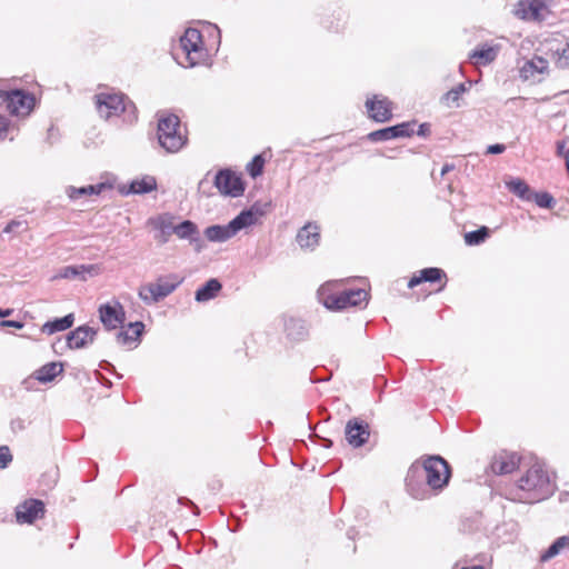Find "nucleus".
Wrapping results in <instances>:
<instances>
[{
	"instance_id": "48",
	"label": "nucleus",
	"mask_w": 569,
	"mask_h": 569,
	"mask_svg": "<svg viewBox=\"0 0 569 569\" xmlns=\"http://www.w3.org/2000/svg\"><path fill=\"white\" fill-rule=\"evenodd\" d=\"M453 164H449V163H446L442 169H441V176L443 177L445 174H447L449 171L453 170Z\"/></svg>"
},
{
	"instance_id": "35",
	"label": "nucleus",
	"mask_w": 569,
	"mask_h": 569,
	"mask_svg": "<svg viewBox=\"0 0 569 569\" xmlns=\"http://www.w3.org/2000/svg\"><path fill=\"white\" fill-rule=\"evenodd\" d=\"M489 236V230L487 227H481L478 230L467 232L465 234V241L469 246H477L486 240Z\"/></svg>"
},
{
	"instance_id": "26",
	"label": "nucleus",
	"mask_w": 569,
	"mask_h": 569,
	"mask_svg": "<svg viewBox=\"0 0 569 569\" xmlns=\"http://www.w3.org/2000/svg\"><path fill=\"white\" fill-rule=\"evenodd\" d=\"M62 370L63 367L61 362H49L34 372V378L42 383L50 382L60 375Z\"/></svg>"
},
{
	"instance_id": "41",
	"label": "nucleus",
	"mask_w": 569,
	"mask_h": 569,
	"mask_svg": "<svg viewBox=\"0 0 569 569\" xmlns=\"http://www.w3.org/2000/svg\"><path fill=\"white\" fill-rule=\"evenodd\" d=\"M12 460L10 449L7 446L0 447V469L6 468Z\"/></svg>"
},
{
	"instance_id": "10",
	"label": "nucleus",
	"mask_w": 569,
	"mask_h": 569,
	"mask_svg": "<svg viewBox=\"0 0 569 569\" xmlns=\"http://www.w3.org/2000/svg\"><path fill=\"white\" fill-rule=\"evenodd\" d=\"M98 311L100 321L107 330L117 329L126 320L124 309L117 300L101 305Z\"/></svg>"
},
{
	"instance_id": "2",
	"label": "nucleus",
	"mask_w": 569,
	"mask_h": 569,
	"mask_svg": "<svg viewBox=\"0 0 569 569\" xmlns=\"http://www.w3.org/2000/svg\"><path fill=\"white\" fill-rule=\"evenodd\" d=\"M262 216L256 207L241 211L228 224H213L204 229L206 238L211 242H226L234 237L240 230L258 223L259 218Z\"/></svg>"
},
{
	"instance_id": "31",
	"label": "nucleus",
	"mask_w": 569,
	"mask_h": 569,
	"mask_svg": "<svg viewBox=\"0 0 569 569\" xmlns=\"http://www.w3.org/2000/svg\"><path fill=\"white\" fill-rule=\"evenodd\" d=\"M103 188H104L103 183L96 184V186L90 184V186H84V187H80V188L68 187L66 189V192L70 199L77 200L82 197L99 194Z\"/></svg>"
},
{
	"instance_id": "33",
	"label": "nucleus",
	"mask_w": 569,
	"mask_h": 569,
	"mask_svg": "<svg viewBox=\"0 0 569 569\" xmlns=\"http://www.w3.org/2000/svg\"><path fill=\"white\" fill-rule=\"evenodd\" d=\"M507 187L509 191L518 196L519 198L523 200L530 199V190L529 186L521 179H512L509 182H507Z\"/></svg>"
},
{
	"instance_id": "9",
	"label": "nucleus",
	"mask_w": 569,
	"mask_h": 569,
	"mask_svg": "<svg viewBox=\"0 0 569 569\" xmlns=\"http://www.w3.org/2000/svg\"><path fill=\"white\" fill-rule=\"evenodd\" d=\"M174 223L176 217L168 212L150 217L147 220V226L156 231L153 238L159 244H164L170 240V237L173 234Z\"/></svg>"
},
{
	"instance_id": "12",
	"label": "nucleus",
	"mask_w": 569,
	"mask_h": 569,
	"mask_svg": "<svg viewBox=\"0 0 569 569\" xmlns=\"http://www.w3.org/2000/svg\"><path fill=\"white\" fill-rule=\"evenodd\" d=\"M214 186L220 193L231 197L240 196L244 189L240 177L228 169L220 170L216 174Z\"/></svg>"
},
{
	"instance_id": "47",
	"label": "nucleus",
	"mask_w": 569,
	"mask_h": 569,
	"mask_svg": "<svg viewBox=\"0 0 569 569\" xmlns=\"http://www.w3.org/2000/svg\"><path fill=\"white\" fill-rule=\"evenodd\" d=\"M427 132H429V126H428V124H426V123L420 124V126H419V130H418V132H417V133H418L419 136H426V134H427Z\"/></svg>"
},
{
	"instance_id": "22",
	"label": "nucleus",
	"mask_w": 569,
	"mask_h": 569,
	"mask_svg": "<svg viewBox=\"0 0 569 569\" xmlns=\"http://www.w3.org/2000/svg\"><path fill=\"white\" fill-rule=\"evenodd\" d=\"M569 550V536H561L557 538L552 545L540 555L541 562H548L555 557Z\"/></svg>"
},
{
	"instance_id": "20",
	"label": "nucleus",
	"mask_w": 569,
	"mask_h": 569,
	"mask_svg": "<svg viewBox=\"0 0 569 569\" xmlns=\"http://www.w3.org/2000/svg\"><path fill=\"white\" fill-rule=\"evenodd\" d=\"M296 240L301 249L313 250L320 241V229L316 223H307L297 233Z\"/></svg>"
},
{
	"instance_id": "18",
	"label": "nucleus",
	"mask_w": 569,
	"mask_h": 569,
	"mask_svg": "<svg viewBox=\"0 0 569 569\" xmlns=\"http://www.w3.org/2000/svg\"><path fill=\"white\" fill-rule=\"evenodd\" d=\"M549 62L542 57H533L520 67V77L523 80L540 81L548 70Z\"/></svg>"
},
{
	"instance_id": "50",
	"label": "nucleus",
	"mask_w": 569,
	"mask_h": 569,
	"mask_svg": "<svg viewBox=\"0 0 569 569\" xmlns=\"http://www.w3.org/2000/svg\"><path fill=\"white\" fill-rule=\"evenodd\" d=\"M558 153L562 154L565 149V142H558Z\"/></svg>"
},
{
	"instance_id": "24",
	"label": "nucleus",
	"mask_w": 569,
	"mask_h": 569,
	"mask_svg": "<svg viewBox=\"0 0 569 569\" xmlns=\"http://www.w3.org/2000/svg\"><path fill=\"white\" fill-rule=\"evenodd\" d=\"M143 323L140 321L129 325L128 330H121L117 333V342L126 346L136 342L143 331Z\"/></svg>"
},
{
	"instance_id": "27",
	"label": "nucleus",
	"mask_w": 569,
	"mask_h": 569,
	"mask_svg": "<svg viewBox=\"0 0 569 569\" xmlns=\"http://www.w3.org/2000/svg\"><path fill=\"white\" fill-rule=\"evenodd\" d=\"M199 233L198 226L191 220H184L180 223H174L173 234L181 240L194 241Z\"/></svg>"
},
{
	"instance_id": "44",
	"label": "nucleus",
	"mask_w": 569,
	"mask_h": 569,
	"mask_svg": "<svg viewBox=\"0 0 569 569\" xmlns=\"http://www.w3.org/2000/svg\"><path fill=\"white\" fill-rule=\"evenodd\" d=\"M21 226V222L19 221H11L9 222L6 228L3 229L4 232H12L14 231L17 228H19Z\"/></svg>"
},
{
	"instance_id": "19",
	"label": "nucleus",
	"mask_w": 569,
	"mask_h": 569,
	"mask_svg": "<svg viewBox=\"0 0 569 569\" xmlns=\"http://www.w3.org/2000/svg\"><path fill=\"white\" fill-rule=\"evenodd\" d=\"M520 457L516 452H501L491 462V469L496 475L511 473L519 467Z\"/></svg>"
},
{
	"instance_id": "51",
	"label": "nucleus",
	"mask_w": 569,
	"mask_h": 569,
	"mask_svg": "<svg viewBox=\"0 0 569 569\" xmlns=\"http://www.w3.org/2000/svg\"><path fill=\"white\" fill-rule=\"evenodd\" d=\"M566 167H567V170L569 172V159L566 160Z\"/></svg>"
},
{
	"instance_id": "7",
	"label": "nucleus",
	"mask_w": 569,
	"mask_h": 569,
	"mask_svg": "<svg viewBox=\"0 0 569 569\" xmlns=\"http://www.w3.org/2000/svg\"><path fill=\"white\" fill-rule=\"evenodd\" d=\"M427 485L433 490H440L447 486L450 478L448 462L440 456L428 457L422 465Z\"/></svg>"
},
{
	"instance_id": "42",
	"label": "nucleus",
	"mask_w": 569,
	"mask_h": 569,
	"mask_svg": "<svg viewBox=\"0 0 569 569\" xmlns=\"http://www.w3.org/2000/svg\"><path fill=\"white\" fill-rule=\"evenodd\" d=\"M505 150H506L505 144L496 143V144H490V146L487 148V153H488V154H500V153H502Z\"/></svg>"
},
{
	"instance_id": "49",
	"label": "nucleus",
	"mask_w": 569,
	"mask_h": 569,
	"mask_svg": "<svg viewBox=\"0 0 569 569\" xmlns=\"http://www.w3.org/2000/svg\"><path fill=\"white\" fill-rule=\"evenodd\" d=\"M12 313V309H0V318H7Z\"/></svg>"
},
{
	"instance_id": "14",
	"label": "nucleus",
	"mask_w": 569,
	"mask_h": 569,
	"mask_svg": "<svg viewBox=\"0 0 569 569\" xmlns=\"http://www.w3.org/2000/svg\"><path fill=\"white\" fill-rule=\"evenodd\" d=\"M330 287L331 283H327L321 286L318 290L319 300L327 309L341 310L348 307H352L347 291L338 295H331Z\"/></svg>"
},
{
	"instance_id": "37",
	"label": "nucleus",
	"mask_w": 569,
	"mask_h": 569,
	"mask_svg": "<svg viewBox=\"0 0 569 569\" xmlns=\"http://www.w3.org/2000/svg\"><path fill=\"white\" fill-rule=\"evenodd\" d=\"M351 306L357 307L368 301V292L363 289L347 290Z\"/></svg>"
},
{
	"instance_id": "8",
	"label": "nucleus",
	"mask_w": 569,
	"mask_h": 569,
	"mask_svg": "<svg viewBox=\"0 0 569 569\" xmlns=\"http://www.w3.org/2000/svg\"><path fill=\"white\" fill-rule=\"evenodd\" d=\"M550 2L551 0H519L513 13L522 20L541 21L550 13Z\"/></svg>"
},
{
	"instance_id": "23",
	"label": "nucleus",
	"mask_w": 569,
	"mask_h": 569,
	"mask_svg": "<svg viewBox=\"0 0 569 569\" xmlns=\"http://www.w3.org/2000/svg\"><path fill=\"white\" fill-rule=\"evenodd\" d=\"M499 52V46L482 44L470 54L476 63L488 64L492 62Z\"/></svg>"
},
{
	"instance_id": "28",
	"label": "nucleus",
	"mask_w": 569,
	"mask_h": 569,
	"mask_svg": "<svg viewBox=\"0 0 569 569\" xmlns=\"http://www.w3.org/2000/svg\"><path fill=\"white\" fill-rule=\"evenodd\" d=\"M220 290L221 283L217 279H210L196 291L194 298L198 302H206L213 299Z\"/></svg>"
},
{
	"instance_id": "40",
	"label": "nucleus",
	"mask_w": 569,
	"mask_h": 569,
	"mask_svg": "<svg viewBox=\"0 0 569 569\" xmlns=\"http://www.w3.org/2000/svg\"><path fill=\"white\" fill-rule=\"evenodd\" d=\"M535 201L540 208H551L555 200L548 192H541L535 194Z\"/></svg>"
},
{
	"instance_id": "39",
	"label": "nucleus",
	"mask_w": 569,
	"mask_h": 569,
	"mask_svg": "<svg viewBox=\"0 0 569 569\" xmlns=\"http://www.w3.org/2000/svg\"><path fill=\"white\" fill-rule=\"evenodd\" d=\"M415 123L403 122L397 126H392L395 133H397V138L399 137H410L413 133Z\"/></svg>"
},
{
	"instance_id": "6",
	"label": "nucleus",
	"mask_w": 569,
	"mask_h": 569,
	"mask_svg": "<svg viewBox=\"0 0 569 569\" xmlns=\"http://www.w3.org/2000/svg\"><path fill=\"white\" fill-rule=\"evenodd\" d=\"M181 281L177 274L161 276L154 282L141 286L138 296L146 305H153L172 293Z\"/></svg>"
},
{
	"instance_id": "11",
	"label": "nucleus",
	"mask_w": 569,
	"mask_h": 569,
	"mask_svg": "<svg viewBox=\"0 0 569 569\" xmlns=\"http://www.w3.org/2000/svg\"><path fill=\"white\" fill-rule=\"evenodd\" d=\"M7 108L14 116H28L34 106V98L21 90H14L10 93H2Z\"/></svg>"
},
{
	"instance_id": "38",
	"label": "nucleus",
	"mask_w": 569,
	"mask_h": 569,
	"mask_svg": "<svg viewBox=\"0 0 569 569\" xmlns=\"http://www.w3.org/2000/svg\"><path fill=\"white\" fill-rule=\"evenodd\" d=\"M264 160L258 154L248 164L247 169L252 178H256L262 173Z\"/></svg>"
},
{
	"instance_id": "43",
	"label": "nucleus",
	"mask_w": 569,
	"mask_h": 569,
	"mask_svg": "<svg viewBox=\"0 0 569 569\" xmlns=\"http://www.w3.org/2000/svg\"><path fill=\"white\" fill-rule=\"evenodd\" d=\"M0 326L1 327H11V328H16V329H22L24 325L20 321L2 320V321H0Z\"/></svg>"
},
{
	"instance_id": "53",
	"label": "nucleus",
	"mask_w": 569,
	"mask_h": 569,
	"mask_svg": "<svg viewBox=\"0 0 569 569\" xmlns=\"http://www.w3.org/2000/svg\"><path fill=\"white\" fill-rule=\"evenodd\" d=\"M2 98V93L0 92V99Z\"/></svg>"
},
{
	"instance_id": "29",
	"label": "nucleus",
	"mask_w": 569,
	"mask_h": 569,
	"mask_svg": "<svg viewBox=\"0 0 569 569\" xmlns=\"http://www.w3.org/2000/svg\"><path fill=\"white\" fill-rule=\"evenodd\" d=\"M157 188L156 178L152 176H144L141 179L132 180L129 186V193L142 194L148 193Z\"/></svg>"
},
{
	"instance_id": "15",
	"label": "nucleus",
	"mask_w": 569,
	"mask_h": 569,
	"mask_svg": "<svg viewBox=\"0 0 569 569\" xmlns=\"http://www.w3.org/2000/svg\"><path fill=\"white\" fill-rule=\"evenodd\" d=\"M98 331L87 325L70 331L67 336V346L70 349H83L93 343Z\"/></svg>"
},
{
	"instance_id": "45",
	"label": "nucleus",
	"mask_w": 569,
	"mask_h": 569,
	"mask_svg": "<svg viewBox=\"0 0 569 569\" xmlns=\"http://www.w3.org/2000/svg\"><path fill=\"white\" fill-rule=\"evenodd\" d=\"M189 242H190V244H192L194 247V250L197 252H200L202 250V248H203V244H202V241H201V239L199 237V233L197 234V240L189 241Z\"/></svg>"
},
{
	"instance_id": "52",
	"label": "nucleus",
	"mask_w": 569,
	"mask_h": 569,
	"mask_svg": "<svg viewBox=\"0 0 569 569\" xmlns=\"http://www.w3.org/2000/svg\"><path fill=\"white\" fill-rule=\"evenodd\" d=\"M566 157H567V158L569 157V150L567 151Z\"/></svg>"
},
{
	"instance_id": "16",
	"label": "nucleus",
	"mask_w": 569,
	"mask_h": 569,
	"mask_svg": "<svg viewBox=\"0 0 569 569\" xmlns=\"http://www.w3.org/2000/svg\"><path fill=\"white\" fill-rule=\"evenodd\" d=\"M390 101L382 96H373L371 99H367L366 107L370 118L377 122L389 121L392 117Z\"/></svg>"
},
{
	"instance_id": "5",
	"label": "nucleus",
	"mask_w": 569,
	"mask_h": 569,
	"mask_svg": "<svg viewBox=\"0 0 569 569\" xmlns=\"http://www.w3.org/2000/svg\"><path fill=\"white\" fill-rule=\"evenodd\" d=\"M96 107L100 117L106 120L119 117L121 113H127L129 121L136 118L134 106L131 102H127L126 97L119 92L106 91L96 94Z\"/></svg>"
},
{
	"instance_id": "32",
	"label": "nucleus",
	"mask_w": 569,
	"mask_h": 569,
	"mask_svg": "<svg viewBox=\"0 0 569 569\" xmlns=\"http://www.w3.org/2000/svg\"><path fill=\"white\" fill-rule=\"evenodd\" d=\"M551 60L558 69H569V38L562 47L552 51Z\"/></svg>"
},
{
	"instance_id": "46",
	"label": "nucleus",
	"mask_w": 569,
	"mask_h": 569,
	"mask_svg": "<svg viewBox=\"0 0 569 569\" xmlns=\"http://www.w3.org/2000/svg\"><path fill=\"white\" fill-rule=\"evenodd\" d=\"M8 123L9 122L6 117H0V134L7 130Z\"/></svg>"
},
{
	"instance_id": "25",
	"label": "nucleus",
	"mask_w": 569,
	"mask_h": 569,
	"mask_svg": "<svg viewBox=\"0 0 569 569\" xmlns=\"http://www.w3.org/2000/svg\"><path fill=\"white\" fill-rule=\"evenodd\" d=\"M74 317L69 313L62 318L54 319L53 321H47L42 327L41 331L46 335H53L58 331H63L72 327Z\"/></svg>"
},
{
	"instance_id": "17",
	"label": "nucleus",
	"mask_w": 569,
	"mask_h": 569,
	"mask_svg": "<svg viewBox=\"0 0 569 569\" xmlns=\"http://www.w3.org/2000/svg\"><path fill=\"white\" fill-rule=\"evenodd\" d=\"M44 513V505L37 499H30L19 505L16 510L17 520L20 523H31Z\"/></svg>"
},
{
	"instance_id": "4",
	"label": "nucleus",
	"mask_w": 569,
	"mask_h": 569,
	"mask_svg": "<svg viewBox=\"0 0 569 569\" xmlns=\"http://www.w3.org/2000/svg\"><path fill=\"white\" fill-rule=\"evenodd\" d=\"M158 141L167 152H178L187 142L180 120L176 114H162L158 120Z\"/></svg>"
},
{
	"instance_id": "36",
	"label": "nucleus",
	"mask_w": 569,
	"mask_h": 569,
	"mask_svg": "<svg viewBox=\"0 0 569 569\" xmlns=\"http://www.w3.org/2000/svg\"><path fill=\"white\" fill-rule=\"evenodd\" d=\"M368 138L371 141H386L397 138L392 127L383 128L373 132H370Z\"/></svg>"
},
{
	"instance_id": "1",
	"label": "nucleus",
	"mask_w": 569,
	"mask_h": 569,
	"mask_svg": "<svg viewBox=\"0 0 569 569\" xmlns=\"http://www.w3.org/2000/svg\"><path fill=\"white\" fill-rule=\"evenodd\" d=\"M553 486L541 463L532 465L527 472L506 490V498L522 503H535L548 498Z\"/></svg>"
},
{
	"instance_id": "21",
	"label": "nucleus",
	"mask_w": 569,
	"mask_h": 569,
	"mask_svg": "<svg viewBox=\"0 0 569 569\" xmlns=\"http://www.w3.org/2000/svg\"><path fill=\"white\" fill-rule=\"evenodd\" d=\"M446 278L443 270L439 268H426L416 273L408 282L409 288H415L422 282H436Z\"/></svg>"
},
{
	"instance_id": "30",
	"label": "nucleus",
	"mask_w": 569,
	"mask_h": 569,
	"mask_svg": "<svg viewBox=\"0 0 569 569\" xmlns=\"http://www.w3.org/2000/svg\"><path fill=\"white\" fill-rule=\"evenodd\" d=\"M93 269V266H68L62 268L57 277L63 279L81 278L86 280L87 274H91Z\"/></svg>"
},
{
	"instance_id": "34",
	"label": "nucleus",
	"mask_w": 569,
	"mask_h": 569,
	"mask_svg": "<svg viewBox=\"0 0 569 569\" xmlns=\"http://www.w3.org/2000/svg\"><path fill=\"white\" fill-rule=\"evenodd\" d=\"M467 91V87L465 83H460L457 87L449 90L443 97L442 100L448 107H452L453 104L458 107V101L460 97Z\"/></svg>"
},
{
	"instance_id": "3",
	"label": "nucleus",
	"mask_w": 569,
	"mask_h": 569,
	"mask_svg": "<svg viewBox=\"0 0 569 569\" xmlns=\"http://www.w3.org/2000/svg\"><path fill=\"white\" fill-rule=\"evenodd\" d=\"M179 42L180 52L176 53V59L181 66L191 68L206 61L207 49L199 30L188 28L180 37Z\"/></svg>"
},
{
	"instance_id": "13",
	"label": "nucleus",
	"mask_w": 569,
	"mask_h": 569,
	"mask_svg": "<svg viewBox=\"0 0 569 569\" xmlns=\"http://www.w3.org/2000/svg\"><path fill=\"white\" fill-rule=\"evenodd\" d=\"M345 433L348 443L355 448L365 445L370 436L368 423L357 418L347 422Z\"/></svg>"
}]
</instances>
